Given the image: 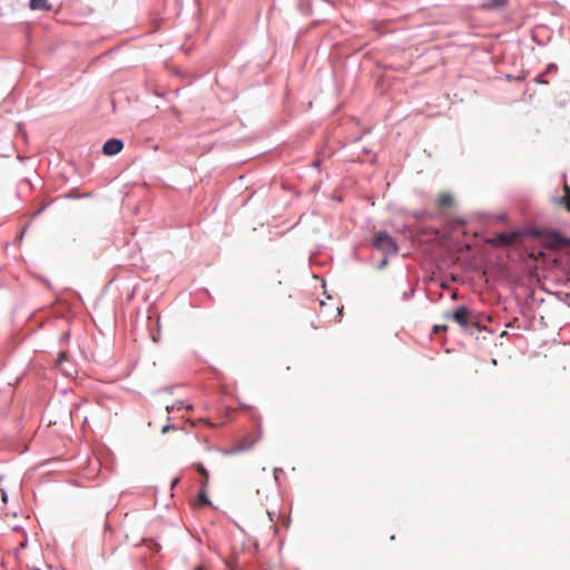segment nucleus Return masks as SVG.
<instances>
[{
    "label": "nucleus",
    "instance_id": "6e6552de",
    "mask_svg": "<svg viewBox=\"0 0 570 570\" xmlns=\"http://www.w3.org/2000/svg\"><path fill=\"white\" fill-rule=\"evenodd\" d=\"M564 195L560 198V204H563L564 208L570 212V186L563 185Z\"/></svg>",
    "mask_w": 570,
    "mask_h": 570
},
{
    "label": "nucleus",
    "instance_id": "39448f33",
    "mask_svg": "<svg viewBox=\"0 0 570 570\" xmlns=\"http://www.w3.org/2000/svg\"><path fill=\"white\" fill-rule=\"evenodd\" d=\"M453 203H454L453 197L449 193H441L436 199V205L441 209H446V208L452 207Z\"/></svg>",
    "mask_w": 570,
    "mask_h": 570
},
{
    "label": "nucleus",
    "instance_id": "9b49d317",
    "mask_svg": "<svg viewBox=\"0 0 570 570\" xmlns=\"http://www.w3.org/2000/svg\"><path fill=\"white\" fill-rule=\"evenodd\" d=\"M266 515H267V519H268V522H269V529H272L273 532L276 533L277 532V527H276V523L274 521L273 513L271 511H266Z\"/></svg>",
    "mask_w": 570,
    "mask_h": 570
},
{
    "label": "nucleus",
    "instance_id": "9d476101",
    "mask_svg": "<svg viewBox=\"0 0 570 570\" xmlns=\"http://www.w3.org/2000/svg\"><path fill=\"white\" fill-rule=\"evenodd\" d=\"M67 360V353L66 352H59L58 358H57V365L61 368V371L66 374H70V372L67 368L62 367L63 362Z\"/></svg>",
    "mask_w": 570,
    "mask_h": 570
},
{
    "label": "nucleus",
    "instance_id": "4468645a",
    "mask_svg": "<svg viewBox=\"0 0 570 570\" xmlns=\"http://www.w3.org/2000/svg\"><path fill=\"white\" fill-rule=\"evenodd\" d=\"M203 482H202V489H206L207 484H208V480H209V474H206L203 476Z\"/></svg>",
    "mask_w": 570,
    "mask_h": 570
},
{
    "label": "nucleus",
    "instance_id": "1a4fd4ad",
    "mask_svg": "<svg viewBox=\"0 0 570 570\" xmlns=\"http://www.w3.org/2000/svg\"><path fill=\"white\" fill-rule=\"evenodd\" d=\"M210 503L206 489H202L197 497V505L204 507Z\"/></svg>",
    "mask_w": 570,
    "mask_h": 570
},
{
    "label": "nucleus",
    "instance_id": "f8f14e48",
    "mask_svg": "<svg viewBox=\"0 0 570 570\" xmlns=\"http://www.w3.org/2000/svg\"><path fill=\"white\" fill-rule=\"evenodd\" d=\"M195 468H196L197 472L199 474H202L203 476L208 474V471L206 470V468L202 463H196Z\"/></svg>",
    "mask_w": 570,
    "mask_h": 570
},
{
    "label": "nucleus",
    "instance_id": "f257e3e1",
    "mask_svg": "<svg viewBox=\"0 0 570 570\" xmlns=\"http://www.w3.org/2000/svg\"><path fill=\"white\" fill-rule=\"evenodd\" d=\"M444 318L452 320L464 331L473 333L474 330L480 331L479 315L466 306L462 305L453 312H445Z\"/></svg>",
    "mask_w": 570,
    "mask_h": 570
},
{
    "label": "nucleus",
    "instance_id": "20e7f679",
    "mask_svg": "<svg viewBox=\"0 0 570 570\" xmlns=\"http://www.w3.org/2000/svg\"><path fill=\"white\" fill-rule=\"evenodd\" d=\"M122 141L116 138L109 139L104 144L102 153L107 156H114L121 151Z\"/></svg>",
    "mask_w": 570,
    "mask_h": 570
},
{
    "label": "nucleus",
    "instance_id": "423d86ee",
    "mask_svg": "<svg viewBox=\"0 0 570 570\" xmlns=\"http://www.w3.org/2000/svg\"><path fill=\"white\" fill-rule=\"evenodd\" d=\"M567 243L559 234L554 233L549 236L548 247L554 248L560 247L562 244Z\"/></svg>",
    "mask_w": 570,
    "mask_h": 570
},
{
    "label": "nucleus",
    "instance_id": "0eeeda50",
    "mask_svg": "<svg viewBox=\"0 0 570 570\" xmlns=\"http://www.w3.org/2000/svg\"><path fill=\"white\" fill-rule=\"evenodd\" d=\"M30 8L32 10H50L51 6L47 3V0H30Z\"/></svg>",
    "mask_w": 570,
    "mask_h": 570
},
{
    "label": "nucleus",
    "instance_id": "7ed1b4c3",
    "mask_svg": "<svg viewBox=\"0 0 570 570\" xmlns=\"http://www.w3.org/2000/svg\"><path fill=\"white\" fill-rule=\"evenodd\" d=\"M520 237V234L517 232L512 233H502L497 234L489 242L495 247H505L515 243V240Z\"/></svg>",
    "mask_w": 570,
    "mask_h": 570
},
{
    "label": "nucleus",
    "instance_id": "f03ea898",
    "mask_svg": "<svg viewBox=\"0 0 570 570\" xmlns=\"http://www.w3.org/2000/svg\"><path fill=\"white\" fill-rule=\"evenodd\" d=\"M372 244L385 254H396L399 249L395 240L385 232L375 234Z\"/></svg>",
    "mask_w": 570,
    "mask_h": 570
},
{
    "label": "nucleus",
    "instance_id": "dca6fc26",
    "mask_svg": "<svg viewBox=\"0 0 570 570\" xmlns=\"http://www.w3.org/2000/svg\"><path fill=\"white\" fill-rule=\"evenodd\" d=\"M196 570H207V569H206L205 567H203V566H198V567L196 568Z\"/></svg>",
    "mask_w": 570,
    "mask_h": 570
},
{
    "label": "nucleus",
    "instance_id": "f3484780",
    "mask_svg": "<svg viewBox=\"0 0 570 570\" xmlns=\"http://www.w3.org/2000/svg\"><path fill=\"white\" fill-rule=\"evenodd\" d=\"M494 4H500L501 0H492Z\"/></svg>",
    "mask_w": 570,
    "mask_h": 570
},
{
    "label": "nucleus",
    "instance_id": "2eb2a0df",
    "mask_svg": "<svg viewBox=\"0 0 570 570\" xmlns=\"http://www.w3.org/2000/svg\"><path fill=\"white\" fill-rule=\"evenodd\" d=\"M2 500L6 502L7 501V493L4 491H2Z\"/></svg>",
    "mask_w": 570,
    "mask_h": 570
},
{
    "label": "nucleus",
    "instance_id": "ddd939ff",
    "mask_svg": "<svg viewBox=\"0 0 570 570\" xmlns=\"http://www.w3.org/2000/svg\"><path fill=\"white\" fill-rule=\"evenodd\" d=\"M448 330V326L446 325H435L433 327V333L438 334L440 333L441 331L442 332H445Z\"/></svg>",
    "mask_w": 570,
    "mask_h": 570
}]
</instances>
